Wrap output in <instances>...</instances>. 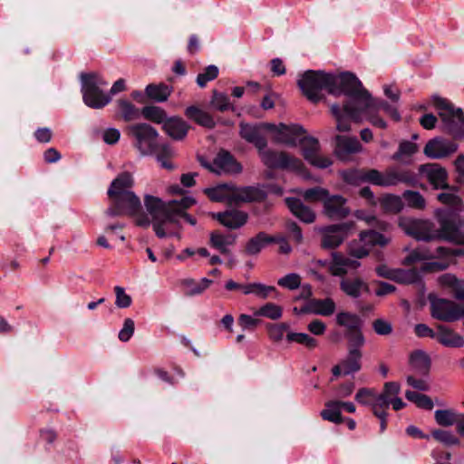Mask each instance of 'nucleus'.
Returning <instances> with one entry per match:
<instances>
[{
	"mask_svg": "<svg viewBox=\"0 0 464 464\" xmlns=\"http://www.w3.org/2000/svg\"><path fill=\"white\" fill-rule=\"evenodd\" d=\"M330 110L339 131H349L351 121L362 123L364 121L376 128L386 129L387 122L379 115L380 110H383L394 121H401L396 106L373 97L361 82L360 86L354 89L352 99L347 101L343 108L338 104H332Z\"/></svg>",
	"mask_w": 464,
	"mask_h": 464,
	"instance_id": "obj_1",
	"label": "nucleus"
},
{
	"mask_svg": "<svg viewBox=\"0 0 464 464\" xmlns=\"http://www.w3.org/2000/svg\"><path fill=\"white\" fill-rule=\"evenodd\" d=\"M435 216L440 228L435 229L430 220L400 218V227L409 236L418 240L442 239L456 245H464L463 222L455 214L444 209H437Z\"/></svg>",
	"mask_w": 464,
	"mask_h": 464,
	"instance_id": "obj_2",
	"label": "nucleus"
},
{
	"mask_svg": "<svg viewBox=\"0 0 464 464\" xmlns=\"http://www.w3.org/2000/svg\"><path fill=\"white\" fill-rule=\"evenodd\" d=\"M297 85L312 102H318L322 99L323 90L335 96L344 94L349 101L356 86H360V80L350 72L334 75L324 71L308 70L298 76Z\"/></svg>",
	"mask_w": 464,
	"mask_h": 464,
	"instance_id": "obj_3",
	"label": "nucleus"
},
{
	"mask_svg": "<svg viewBox=\"0 0 464 464\" xmlns=\"http://www.w3.org/2000/svg\"><path fill=\"white\" fill-rule=\"evenodd\" d=\"M194 203L195 199L191 197L169 202L151 195L144 197L145 208L151 217L153 230L160 238L176 235L179 227V216Z\"/></svg>",
	"mask_w": 464,
	"mask_h": 464,
	"instance_id": "obj_4",
	"label": "nucleus"
},
{
	"mask_svg": "<svg viewBox=\"0 0 464 464\" xmlns=\"http://www.w3.org/2000/svg\"><path fill=\"white\" fill-rule=\"evenodd\" d=\"M342 176L350 184L357 185L360 182H370L381 187H392L400 183H411L414 180L410 171L397 168H390L384 172L377 169H353L343 172Z\"/></svg>",
	"mask_w": 464,
	"mask_h": 464,
	"instance_id": "obj_5",
	"label": "nucleus"
},
{
	"mask_svg": "<svg viewBox=\"0 0 464 464\" xmlns=\"http://www.w3.org/2000/svg\"><path fill=\"white\" fill-rule=\"evenodd\" d=\"M127 133L132 139V146L142 156H151L161 145L158 142L159 132L148 123H134L127 127Z\"/></svg>",
	"mask_w": 464,
	"mask_h": 464,
	"instance_id": "obj_6",
	"label": "nucleus"
},
{
	"mask_svg": "<svg viewBox=\"0 0 464 464\" xmlns=\"http://www.w3.org/2000/svg\"><path fill=\"white\" fill-rule=\"evenodd\" d=\"M83 102L90 108L101 109L110 103L111 97L102 88L107 82L96 73L82 74L81 77Z\"/></svg>",
	"mask_w": 464,
	"mask_h": 464,
	"instance_id": "obj_7",
	"label": "nucleus"
},
{
	"mask_svg": "<svg viewBox=\"0 0 464 464\" xmlns=\"http://www.w3.org/2000/svg\"><path fill=\"white\" fill-rule=\"evenodd\" d=\"M114 208H109L107 213L111 216H117L126 214L135 217V223L137 226L148 227L152 224L151 217L140 212V198L133 192H127L121 196L111 199Z\"/></svg>",
	"mask_w": 464,
	"mask_h": 464,
	"instance_id": "obj_8",
	"label": "nucleus"
},
{
	"mask_svg": "<svg viewBox=\"0 0 464 464\" xmlns=\"http://www.w3.org/2000/svg\"><path fill=\"white\" fill-rule=\"evenodd\" d=\"M464 255L463 250H452L447 247L440 246L435 251H430L426 248H418L412 251L406 258L405 264H411L417 261L428 260L432 258H446L442 261H436L430 263L426 270H443L450 265V258L454 256Z\"/></svg>",
	"mask_w": 464,
	"mask_h": 464,
	"instance_id": "obj_9",
	"label": "nucleus"
},
{
	"mask_svg": "<svg viewBox=\"0 0 464 464\" xmlns=\"http://www.w3.org/2000/svg\"><path fill=\"white\" fill-rule=\"evenodd\" d=\"M390 240L389 237L376 231H362L360 233L359 239L349 244V253L356 258H363L369 255L373 246H384Z\"/></svg>",
	"mask_w": 464,
	"mask_h": 464,
	"instance_id": "obj_10",
	"label": "nucleus"
},
{
	"mask_svg": "<svg viewBox=\"0 0 464 464\" xmlns=\"http://www.w3.org/2000/svg\"><path fill=\"white\" fill-rule=\"evenodd\" d=\"M431 315L439 320L452 322L464 317V306H459L455 303L430 295Z\"/></svg>",
	"mask_w": 464,
	"mask_h": 464,
	"instance_id": "obj_11",
	"label": "nucleus"
},
{
	"mask_svg": "<svg viewBox=\"0 0 464 464\" xmlns=\"http://www.w3.org/2000/svg\"><path fill=\"white\" fill-rule=\"evenodd\" d=\"M302 149L304 159L313 166L319 169H325L332 165L333 161L324 155L320 150V145L317 140L312 137L303 136L298 143Z\"/></svg>",
	"mask_w": 464,
	"mask_h": 464,
	"instance_id": "obj_12",
	"label": "nucleus"
},
{
	"mask_svg": "<svg viewBox=\"0 0 464 464\" xmlns=\"http://www.w3.org/2000/svg\"><path fill=\"white\" fill-rule=\"evenodd\" d=\"M353 227L354 224L353 222H346L321 228L322 246L325 248H335L339 246Z\"/></svg>",
	"mask_w": 464,
	"mask_h": 464,
	"instance_id": "obj_13",
	"label": "nucleus"
},
{
	"mask_svg": "<svg viewBox=\"0 0 464 464\" xmlns=\"http://www.w3.org/2000/svg\"><path fill=\"white\" fill-rule=\"evenodd\" d=\"M431 103L434 109L438 111L439 116L445 124V127L452 131L459 123L462 121V111L455 109L448 101L439 96L431 98Z\"/></svg>",
	"mask_w": 464,
	"mask_h": 464,
	"instance_id": "obj_14",
	"label": "nucleus"
},
{
	"mask_svg": "<svg viewBox=\"0 0 464 464\" xmlns=\"http://www.w3.org/2000/svg\"><path fill=\"white\" fill-rule=\"evenodd\" d=\"M262 161L270 168H281L291 170H300L303 164L302 162L293 157H290L284 152H274L271 150H266L265 149L259 150Z\"/></svg>",
	"mask_w": 464,
	"mask_h": 464,
	"instance_id": "obj_15",
	"label": "nucleus"
},
{
	"mask_svg": "<svg viewBox=\"0 0 464 464\" xmlns=\"http://www.w3.org/2000/svg\"><path fill=\"white\" fill-rule=\"evenodd\" d=\"M401 386L398 382H386L382 393H378L379 409L385 410L390 405L395 411L403 409L406 403L399 397Z\"/></svg>",
	"mask_w": 464,
	"mask_h": 464,
	"instance_id": "obj_16",
	"label": "nucleus"
},
{
	"mask_svg": "<svg viewBox=\"0 0 464 464\" xmlns=\"http://www.w3.org/2000/svg\"><path fill=\"white\" fill-rule=\"evenodd\" d=\"M268 129L273 133V138L277 142L296 146L304 136V130L299 126L269 125Z\"/></svg>",
	"mask_w": 464,
	"mask_h": 464,
	"instance_id": "obj_17",
	"label": "nucleus"
},
{
	"mask_svg": "<svg viewBox=\"0 0 464 464\" xmlns=\"http://www.w3.org/2000/svg\"><path fill=\"white\" fill-rule=\"evenodd\" d=\"M207 167L211 171L219 175L237 174L242 170V166L227 151H220L215 158L212 165Z\"/></svg>",
	"mask_w": 464,
	"mask_h": 464,
	"instance_id": "obj_18",
	"label": "nucleus"
},
{
	"mask_svg": "<svg viewBox=\"0 0 464 464\" xmlns=\"http://www.w3.org/2000/svg\"><path fill=\"white\" fill-rule=\"evenodd\" d=\"M336 310L335 302L330 298L310 299L299 311L295 308V314H313L322 316H330Z\"/></svg>",
	"mask_w": 464,
	"mask_h": 464,
	"instance_id": "obj_19",
	"label": "nucleus"
},
{
	"mask_svg": "<svg viewBox=\"0 0 464 464\" xmlns=\"http://www.w3.org/2000/svg\"><path fill=\"white\" fill-rule=\"evenodd\" d=\"M376 274L390 280L401 284H411L418 280L419 275L416 270L392 269L387 265L382 264L375 268Z\"/></svg>",
	"mask_w": 464,
	"mask_h": 464,
	"instance_id": "obj_20",
	"label": "nucleus"
},
{
	"mask_svg": "<svg viewBox=\"0 0 464 464\" xmlns=\"http://www.w3.org/2000/svg\"><path fill=\"white\" fill-rule=\"evenodd\" d=\"M457 150V145L441 138H435L428 141L423 152L430 159L445 158Z\"/></svg>",
	"mask_w": 464,
	"mask_h": 464,
	"instance_id": "obj_21",
	"label": "nucleus"
},
{
	"mask_svg": "<svg viewBox=\"0 0 464 464\" xmlns=\"http://www.w3.org/2000/svg\"><path fill=\"white\" fill-rule=\"evenodd\" d=\"M362 353L357 348H349L347 356L336 366L333 368V374L349 375L361 369Z\"/></svg>",
	"mask_w": 464,
	"mask_h": 464,
	"instance_id": "obj_22",
	"label": "nucleus"
},
{
	"mask_svg": "<svg viewBox=\"0 0 464 464\" xmlns=\"http://www.w3.org/2000/svg\"><path fill=\"white\" fill-rule=\"evenodd\" d=\"M324 214L331 218H344L349 213L350 209L346 206V199L341 196H328L324 200Z\"/></svg>",
	"mask_w": 464,
	"mask_h": 464,
	"instance_id": "obj_23",
	"label": "nucleus"
},
{
	"mask_svg": "<svg viewBox=\"0 0 464 464\" xmlns=\"http://www.w3.org/2000/svg\"><path fill=\"white\" fill-rule=\"evenodd\" d=\"M420 173L429 180L434 188H444L447 186V172L438 164H426L420 167Z\"/></svg>",
	"mask_w": 464,
	"mask_h": 464,
	"instance_id": "obj_24",
	"label": "nucleus"
},
{
	"mask_svg": "<svg viewBox=\"0 0 464 464\" xmlns=\"http://www.w3.org/2000/svg\"><path fill=\"white\" fill-rule=\"evenodd\" d=\"M335 153L342 160H346L349 155L362 151V147L355 137L337 135L335 138Z\"/></svg>",
	"mask_w": 464,
	"mask_h": 464,
	"instance_id": "obj_25",
	"label": "nucleus"
},
{
	"mask_svg": "<svg viewBox=\"0 0 464 464\" xmlns=\"http://www.w3.org/2000/svg\"><path fill=\"white\" fill-rule=\"evenodd\" d=\"M361 263L343 256L339 253H333L332 261L329 263L328 269L333 276H342L348 273L350 269H356Z\"/></svg>",
	"mask_w": 464,
	"mask_h": 464,
	"instance_id": "obj_26",
	"label": "nucleus"
},
{
	"mask_svg": "<svg viewBox=\"0 0 464 464\" xmlns=\"http://www.w3.org/2000/svg\"><path fill=\"white\" fill-rule=\"evenodd\" d=\"M212 217L221 225L230 229H236L244 226L247 220V215L238 210L213 213Z\"/></svg>",
	"mask_w": 464,
	"mask_h": 464,
	"instance_id": "obj_27",
	"label": "nucleus"
},
{
	"mask_svg": "<svg viewBox=\"0 0 464 464\" xmlns=\"http://www.w3.org/2000/svg\"><path fill=\"white\" fill-rule=\"evenodd\" d=\"M163 130L174 140H183L188 131L189 125L180 117H169L162 127Z\"/></svg>",
	"mask_w": 464,
	"mask_h": 464,
	"instance_id": "obj_28",
	"label": "nucleus"
},
{
	"mask_svg": "<svg viewBox=\"0 0 464 464\" xmlns=\"http://www.w3.org/2000/svg\"><path fill=\"white\" fill-rule=\"evenodd\" d=\"M340 288L346 295L353 298H358L370 291L368 284L360 277L343 278Z\"/></svg>",
	"mask_w": 464,
	"mask_h": 464,
	"instance_id": "obj_29",
	"label": "nucleus"
},
{
	"mask_svg": "<svg viewBox=\"0 0 464 464\" xmlns=\"http://www.w3.org/2000/svg\"><path fill=\"white\" fill-rule=\"evenodd\" d=\"M285 203L291 213L302 222L313 223L315 220V213L300 199L287 198Z\"/></svg>",
	"mask_w": 464,
	"mask_h": 464,
	"instance_id": "obj_30",
	"label": "nucleus"
},
{
	"mask_svg": "<svg viewBox=\"0 0 464 464\" xmlns=\"http://www.w3.org/2000/svg\"><path fill=\"white\" fill-rule=\"evenodd\" d=\"M133 185V179L130 173L120 174L111 184L108 194L111 199L123 195L127 192H132L130 188Z\"/></svg>",
	"mask_w": 464,
	"mask_h": 464,
	"instance_id": "obj_31",
	"label": "nucleus"
},
{
	"mask_svg": "<svg viewBox=\"0 0 464 464\" xmlns=\"http://www.w3.org/2000/svg\"><path fill=\"white\" fill-rule=\"evenodd\" d=\"M237 237L232 234H222L219 231H213L209 234L210 246L221 254L229 253V247L236 243Z\"/></svg>",
	"mask_w": 464,
	"mask_h": 464,
	"instance_id": "obj_32",
	"label": "nucleus"
},
{
	"mask_svg": "<svg viewBox=\"0 0 464 464\" xmlns=\"http://www.w3.org/2000/svg\"><path fill=\"white\" fill-rule=\"evenodd\" d=\"M185 116L196 122L197 124L211 129L215 127V121L211 115L196 105H191L186 108Z\"/></svg>",
	"mask_w": 464,
	"mask_h": 464,
	"instance_id": "obj_33",
	"label": "nucleus"
},
{
	"mask_svg": "<svg viewBox=\"0 0 464 464\" xmlns=\"http://www.w3.org/2000/svg\"><path fill=\"white\" fill-rule=\"evenodd\" d=\"M240 136L247 142L254 144L258 150L266 149V141L260 134L259 129L256 126L241 123Z\"/></svg>",
	"mask_w": 464,
	"mask_h": 464,
	"instance_id": "obj_34",
	"label": "nucleus"
},
{
	"mask_svg": "<svg viewBox=\"0 0 464 464\" xmlns=\"http://www.w3.org/2000/svg\"><path fill=\"white\" fill-rule=\"evenodd\" d=\"M261 198V191L253 187L237 188L232 185V205L241 202L257 200Z\"/></svg>",
	"mask_w": 464,
	"mask_h": 464,
	"instance_id": "obj_35",
	"label": "nucleus"
},
{
	"mask_svg": "<svg viewBox=\"0 0 464 464\" xmlns=\"http://www.w3.org/2000/svg\"><path fill=\"white\" fill-rule=\"evenodd\" d=\"M439 343L449 347H461L464 345V340L459 334L452 330L440 326L436 332V338Z\"/></svg>",
	"mask_w": 464,
	"mask_h": 464,
	"instance_id": "obj_36",
	"label": "nucleus"
},
{
	"mask_svg": "<svg viewBox=\"0 0 464 464\" xmlns=\"http://www.w3.org/2000/svg\"><path fill=\"white\" fill-rule=\"evenodd\" d=\"M212 284V280L206 277L197 281L192 278H186L180 281V286L187 295H198L207 290Z\"/></svg>",
	"mask_w": 464,
	"mask_h": 464,
	"instance_id": "obj_37",
	"label": "nucleus"
},
{
	"mask_svg": "<svg viewBox=\"0 0 464 464\" xmlns=\"http://www.w3.org/2000/svg\"><path fill=\"white\" fill-rule=\"evenodd\" d=\"M173 88L165 83H151L146 86L145 94L150 100L164 102L172 93Z\"/></svg>",
	"mask_w": 464,
	"mask_h": 464,
	"instance_id": "obj_38",
	"label": "nucleus"
},
{
	"mask_svg": "<svg viewBox=\"0 0 464 464\" xmlns=\"http://www.w3.org/2000/svg\"><path fill=\"white\" fill-rule=\"evenodd\" d=\"M410 364L417 373L426 375L430 371V359L425 352L416 350L410 355Z\"/></svg>",
	"mask_w": 464,
	"mask_h": 464,
	"instance_id": "obj_39",
	"label": "nucleus"
},
{
	"mask_svg": "<svg viewBox=\"0 0 464 464\" xmlns=\"http://www.w3.org/2000/svg\"><path fill=\"white\" fill-rule=\"evenodd\" d=\"M205 193L212 201L226 202L228 205H232V185L221 184L205 189Z\"/></svg>",
	"mask_w": 464,
	"mask_h": 464,
	"instance_id": "obj_40",
	"label": "nucleus"
},
{
	"mask_svg": "<svg viewBox=\"0 0 464 464\" xmlns=\"http://www.w3.org/2000/svg\"><path fill=\"white\" fill-rule=\"evenodd\" d=\"M248 295H253L256 298L265 300L269 297H277L278 291L273 285H267L260 282L248 283Z\"/></svg>",
	"mask_w": 464,
	"mask_h": 464,
	"instance_id": "obj_41",
	"label": "nucleus"
},
{
	"mask_svg": "<svg viewBox=\"0 0 464 464\" xmlns=\"http://www.w3.org/2000/svg\"><path fill=\"white\" fill-rule=\"evenodd\" d=\"M341 411L340 401H329L325 402L324 409L321 411V417L334 423H341L343 421Z\"/></svg>",
	"mask_w": 464,
	"mask_h": 464,
	"instance_id": "obj_42",
	"label": "nucleus"
},
{
	"mask_svg": "<svg viewBox=\"0 0 464 464\" xmlns=\"http://www.w3.org/2000/svg\"><path fill=\"white\" fill-rule=\"evenodd\" d=\"M336 324L348 331H356L360 328L361 319L353 313L341 311L335 316Z\"/></svg>",
	"mask_w": 464,
	"mask_h": 464,
	"instance_id": "obj_43",
	"label": "nucleus"
},
{
	"mask_svg": "<svg viewBox=\"0 0 464 464\" xmlns=\"http://www.w3.org/2000/svg\"><path fill=\"white\" fill-rule=\"evenodd\" d=\"M117 107L121 117L125 121L139 120L141 115V110L127 100H119Z\"/></svg>",
	"mask_w": 464,
	"mask_h": 464,
	"instance_id": "obj_44",
	"label": "nucleus"
},
{
	"mask_svg": "<svg viewBox=\"0 0 464 464\" xmlns=\"http://www.w3.org/2000/svg\"><path fill=\"white\" fill-rule=\"evenodd\" d=\"M439 283L443 287L450 288L457 299L464 301V283L459 282L453 275L445 274L440 276Z\"/></svg>",
	"mask_w": 464,
	"mask_h": 464,
	"instance_id": "obj_45",
	"label": "nucleus"
},
{
	"mask_svg": "<svg viewBox=\"0 0 464 464\" xmlns=\"http://www.w3.org/2000/svg\"><path fill=\"white\" fill-rule=\"evenodd\" d=\"M141 115L144 119L162 126L168 120L167 112L158 106H146L141 109Z\"/></svg>",
	"mask_w": 464,
	"mask_h": 464,
	"instance_id": "obj_46",
	"label": "nucleus"
},
{
	"mask_svg": "<svg viewBox=\"0 0 464 464\" xmlns=\"http://www.w3.org/2000/svg\"><path fill=\"white\" fill-rule=\"evenodd\" d=\"M355 400L360 404L371 406L372 412L374 411V406H376L377 409H379L378 393L373 389H359L355 395Z\"/></svg>",
	"mask_w": 464,
	"mask_h": 464,
	"instance_id": "obj_47",
	"label": "nucleus"
},
{
	"mask_svg": "<svg viewBox=\"0 0 464 464\" xmlns=\"http://www.w3.org/2000/svg\"><path fill=\"white\" fill-rule=\"evenodd\" d=\"M275 241V238L265 233H259L251 238L246 245V252L249 255L258 254L266 245Z\"/></svg>",
	"mask_w": 464,
	"mask_h": 464,
	"instance_id": "obj_48",
	"label": "nucleus"
},
{
	"mask_svg": "<svg viewBox=\"0 0 464 464\" xmlns=\"http://www.w3.org/2000/svg\"><path fill=\"white\" fill-rule=\"evenodd\" d=\"M255 316L266 317L270 320H278L283 315V308L282 306L274 304V303H266L264 305L260 306L254 312Z\"/></svg>",
	"mask_w": 464,
	"mask_h": 464,
	"instance_id": "obj_49",
	"label": "nucleus"
},
{
	"mask_svg": "<svg viewBox=\"0 0 464 464\" xmlns=\"http://www.w3.org/2000/svg\"><path fill=\"white\" fill-rule=\"evenodd\" d=\"M286 340L289 343L304 345L308 349H314L318 346V341L306 333L288 332L286 334Z\"/></svg>",
	"mask_w": 464,
	"mask_h": 464,
	"instance_id": "obj_50",
	"label": "nucleus"
},
{
	"mask_svg": "<svg viewBox=\"0 0 464 464\" xmlns=\"http://www.w3.org/2000/svg\"><path fill=\"white\" fill-rule=\"evenodd\" d=\"M417 151L418 146L416 143L409 140H403L400 143L398 151L392 155V159L397 161L407 163L409 161L406 160V159L411 157Z\"/></svg>",
	"mask_w": 464,
	"mask_h": 464,
	"instance_id": "obj_51",
	"label": "nucleus"
},
{
	"mask_svg": "<svg viewBox=\"0 0 464 464\" xmlns=\"http://www.w3.org/2000/svg\"><path fill=\"white\" fill-rule=\"evenodd\" d=\"M153 155L156 156L157 161L162 168L169 170H171L175 168L174 164L170 160V159L174 156V151L169 145L161 144L158 148L157 152H155Z\"/></svg>",
	"mask_w": 464,
	"mask_h": 464,
	"instance_id": "obj_52",
	"label": "nucleus"
},
{
	"mask_svg": "<svg viewBox=\"0 0 464 464\" xmlns=\"http://www.w3.org/2000/svg\"><path fill=\"white\" fill-rule=\"evenodd\" d=\"M459 413L452 409L437 410L434 412V418L439 425L449 427L456 424Z\"/></svg>",
	"mask_w": 464,
	"mask_h": 464,
	"instance_id": "obj_53",
	"label": "nucleus"
},
{
	"mask_svg": "<svg viewBox=\"0 0 464 464\" xmlns=\"http://www.w3.org/2000/svg\"><path fill=\"white\" fill-rule=\"evenodd\" d=\"M210 105L213 109L219 111H234V106L230 102L229 97L223 92L213 91Z\"/></svg>",
	"mask_w": 464,
	"mask_h": 464,
	"instance_id": "obj_54",
	"label": "nucleus"
},
{
	"mask_svg": "<svg viewBox=\"0 0 464 464\" xmlns=\"http://www.w3.org/2000/svg\"><path fill=\"white\" fill-rule=\"evenodd\" d=\"M405 397L408 401L413 402L417 407L424 410H431L434 406L431 399L422 393H419L413 391H406Z\"/></svg>",
	"mask_w": 464,
	"mask_h": 464,
	"instance_id": "obj_55",
	"label": "nucleus"
},
{
	"mask_svg": "<svg viewBox=\"0 0 464 464\" xmlns=\"http://www.w3.org/2000/svg\"><path fill=\"white\" fill-rule=\"evenodd\" d=\"M297 193L301 195L306 201H322L324 204V200H326V198L329 196L328 190L321 187H315L313 188L306 189L304 191L298 190Z\"/></svg>",
	"mask_w": 464,
	"mask_h": 464,
	"instance_id": "obj_56",
	"label": "nucleus"
},
{
	"mask_svg": "<svg viewBox=\"0 0 464 464\" xmlns=\"http://www.w3.org/2000/svg\"><path fill=\"white\" fill-rule=\"evenodd\" d=\"M381 206L383 208V210L387 212H399L401 210L403 207V203L401 201V198L399 196L392 195V194H387L383 196L381 199Z\"/></svg>",
	"mask_w": 464,
	"mask_h": 464,
	"instance_id": "obj_57",
	"label": "nucleus"
},
{
	"mask_svg": "<svg viewBox=\"0 0 464 464\" xmlns=\"http://www.w3.org/2000/svg\"><path fill=\"white\" fill-rule=\"evenodd\" d=\"M302 277L296 273H289L277 280V285L290 291L301 286Z\"/></svg>",
	"mask_w": 464,
	"mask_h": 464,
	"instance_id": "obj_58",
	"label": "nucleus"
},
{
	"mask_svg": "<svg viewBox=\"0 0 464 464\" xmlns=\"http://www.w3.org/2000/svg\"><path fill=\"white\" fill-rule=\"evenodd\" d=\"M219 70L216 65H208L197 76V83L200 88H204L208 82L215 80L218 76Z\"/></svg>",
	"mask_w": 464,
	"mask_h": 464,
	"instance_id": "obj_59",
	"label": "nucleus"
},
{
	"mask_svg": "<svg viewBox=\"0 0 464 464\" xmlns=\"http://www.w3.org/2000/svg\"><path fill=\"white\" fill-rule=\"evenodd\" d=\"M432 437L447 446L458 445L459 443V440L448 430H435L432 431Z\"/></svg>",
	"mask_w": 464,
	"mask_h": 464,
	"instance_id": "obj_60",
	"label": "nucleus"
},
{
	"mask_svg": "<svg viewBox=\"0 0 464 464\" xmlns=\"http://www.w3.org/2000/svg\"><path fill=\"white\" fill-rule=\"evenodd\" d=\"M403 198L411 208L418 209L425 208V199L419 192L407 190L403 193Z\"/></svg>",
	"mask_w": 464,
	"mask_h": 464,
	"instance_id": "obj_61",
	"label": "nucleus"
},
{
	"mask_svg": "<svg viewBox=\"0 0 464 464\" xmlns=\"http://www.w3.org/2000/svg\"><path fill=\"white\" fill-rule=\"evenodd\" d=\"M114 293H115V305L118 308H128L131 305L132 299L131 296L126 293V290L120 286L116 285L114 287Z\"/></svg>",
	"mask_w": 464,
	"mask_h": 464,
	"instance_id": "obj_62",
	"label": "nucleus"
},
{
	"mask_svg": "<svg viewBox=\"0 0 464 464\" xmlns=\"http://www.w3.org/2000/svg\"><path fill=\"white\" fill-rule=\"evenodd\" d=\"M268 335L274 342H280L283 340L285 334L290 332L287 324H270L268 327Z\"/></svg>",
	"mask_w": 464,
	"mask_h": 464,
	"instance_id": "obj_63",
	"label": "nucleus"
},
{
	"mask_svg": "<svg viewBox=\"0 0 464 464\" xmlns=\"http://www.w3.org/2000/svg\"><path fill=\"white\" fill-rule=\"evenodd\" d=\"M438 199L445 204L449 205L456 209H460L462 208V199L452 192H445L438 195Z\"/></svg>",
	"mask_w": 464,
	"mask_h": 464,
	"instance_id": "obj_64",
	"label": "nucleus"
}]
</instances>
